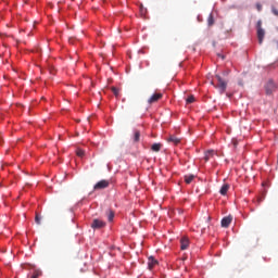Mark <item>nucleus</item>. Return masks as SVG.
<instances>
[{"label": "nucleus", "mask_w": 278, "mask_h": 278, "mask_svg": "<svg viewBox=\"0 0 278 278\" xmlns=\"http://www.w3.org/2000/svg\"><path fill=\"white\" fill-rule=\"evenodd\" d=\"M194 178H195L194 174H186L185 175V182L186 184H192Z\"/></svg>", "instance_id": "12"}, {"label": "nucleus", "mask_w": 278, "mask_h": 278, "mask_svg": "<svg viewBox=\"0 0 278 278\" xmlns=\"http://www.w3.org/2000/svg\"><path fill=\"white\" fill-rule=\"evenodd\" d=\"M214 154H215L214 150H206V152L204 154L205 161H210V159H212L214 156Z\"/></svg>", "instance_id": "13"}, {"label": "nucleus", "mask_w": 278, "mask_h": 278, "mask_svg": "<svg viewBox=\"0 0 278 278\" xmlns=\"http://www.w3.org/2000/svg\"><path fill=\"white\" fill-rule=\"evenodd\" d=\"M194 100H195L194 96H189V97L187 98V102H188V103H192V102H194Z\"/></svg>", "instance_id": "22"}, {"label": "nucleus", "mask_w": 278, "mask_h": 278, "mask_svg": "<svg viewBox=\"0 0 278 278\" xmlns=\"http://www.w3.org/2000/svg\"><path fill=\"white\" fill-rule=\"evenodd\" d=\"M257 10L262 11V5L261 4L257 5Z\"/></svg>", "instance_id": "25"}, {"label": "nucleus", "mask_w": 278, "mask_h": 278, "mask_svg": "<svg viewBox=\"0 0 278 278\" xmlns=\"http://www.w3.org/2000/svg\"><path fill=\"white\" fill-rule=\"evenodd\" d=\"M105 188H110V180H106V178H102L93 185V190H105Z\"/></svg>", "instance_id": "1"}, {"label": "nucleus", "mask_w": 278, "mask_h": 278, "mask_svg": "<svg viewBox=\"0 0 278 278\" xmlns=\"http://www.w3.org/2000/svg\"><path fill=\"white\" fill-rule=\"evenodd\" d=\"M152 150H154V152H160L161 148H162V143H152Z\"/></svg>", "instance_id": "16"}, {"label": "nucleus", "mask_w": 278, "mask_h": 278, "mask_svg": "<svg viewBox=\"0 0 278 278\" xmlns=\"http://www.w3.org/2000/svg\"><path fill=\"white\" fill-rule=\"evenodd\" d=\"M104 227H106V222H103V219H98V217H96V219L91 222L92 229H103Z\"/></svg>", "instance_id": "4"}, {"label": "nucleus", "mask_w": 278, "mask_h": 278, "mask_svg": "<svg viewBox=\"0 0 278 278\" xmlns=\"http://www.w3.org/2000/svg\"><path fill=\"white\" fill-rule=\"evenodd\" d=\"M167 141L174 143L175 146H178L181 141V139L179 137H177L176 135H169Z\"/></svg>", "instance_id": "9"}, {"label": "nucleus", "mask_w": 278, "mask_h": 278, "mask_svg": "<svg viewBox=\"0 0 278 278\" xmlns=\"http://www.w3.org/2000/svg\"><path fill=\"white\" fill-rule=\"evenodd\" d=\"M232 223V217L231 215H227L226 217H223L222 219V227L228 228Z\"/></svg>", "instance_id": "6"}, {"label": "nucleus", "mask_w": 278, "mask_h": 278, "mask_svg": "<svg viewBox=\"0 0 278 278\" xmlns=\"http://www.w3.org/2000/svg\"><path fill=\"white\" fill-rule=\"evenodd\" d=\"M114 218H115L114 211H109V213H108V220H109V223H113Z\"/></svg>", "instance_id": "15"}, {"label": "nucleus", "mask_w": 278, "mask_h": 278, "mask_svg": "<svg viewBox=\"0 0 278 278\" xmlns=\"http://www.w3.org/2000/svg\"><path fill=\"white\" fill-rule=\"evenodd\" d=\"M35 223L37 225H41V217H40V215H38V213H36V215H35Z\"/></svg>", "instance_id": "19"}, {"label": "nucleus", "mask_w": 278, "mask_h": 278, "mask_svg": "<svg viewBox=\"0 0 278 278\" xmlns=\"http://www.w3.org/2000/svg\"><path fill=\"white\" fill-rule=\"evenodd\" d=\"M76 154H77L78 156H84L85 150L78 149V150H76Z\"/></svg>", "instance_id": "21"}, {"label": "nucleus", "mask_w": 278, "mask_h": 278, "mask_svg": "<svg viewBox=\"0 0 278 278\" xmlns=\"http://www.w3.org/2000/svg\"><path fill=\"white\" fill-rule=\"evenodd\" d=\"M274 15H278V9H273Z\"/></svg>", "instance_id": "24"}, {"label": "nucleus", "mask_w": 278, "mask_h": 278, "mask_svg": "<svg viewBox=\"0 0 278 278\" xmlns=\"http://www.w3.org/2000/svg\"><path fill=\"white\" fill-rule=\"evenodd\" d=\"M277 89V85L275 83V80H267V83L265 84V91L267 94H271L274 93V91H276Z\"/></svg>", "instance_id": "3"}, {"label": "nucleus", "mask_w": 278, "mask_h": 278, "mask_svg": "<svg viewBox=\"0 0 278 278\" xmlns=\"http://www.w3.org/2000/svg\"><path fill=\"white\" fill-rule=\"evenodd\" d=\"M111 89H112L114 96H116V98H118V96H119V89H118L117 87H111Z\"/></svg>", "instance_id": "18"}, {"label": "nucleus", "mask_w": 278, "mask_h": 278, "mask_svg": "<svg viewBox=\"0 0 278 278\" xmlns=\"http://www.w3.org/2000/svg\"><path fill=\"white\" fill-rule=\"evenodd\" d=\"M262 24H263L262 20H258V22L256 23L258 43H263L264 37H265V30L262 27Z\"/></svg>", "instance_id": "2"}, {"label": "nucleus", "mask_w": 278, "mask_h": 278, "mask_svg": "<svg viewBox=\"0 0 278 278\" xmlns=\"http://www.w3.org/2000/svg\"><path fill=\"white\" fill-rule=\"evenodd\" d=\"M229 188H230V185H228V182H225V185H223V186L220 187V194H222L223 197H226V194H227Z\"/></svg>", "instance_id": "11"}, {"label": "nucleus", "mask_w": 278, "mask_h": 278, "mask_svg": "<svg viewBox=\"0 0 278 278\" xmlns=\"http://www.w3.org/2000/svg\"><path fill=\"white\" fill-rule=\"evenodd\" d=\"M161 98H163V93H153V94L149 98L148 102H149L150 104H152L153 102H157V100H160Z\"/></svg>", "instance_id": "8"}, {"label": "nucleus", "mask_w": 278, "mask_h": 278, "mask_svg": "<svg viewBox=\"0 0 278 278\" xmlns=\"http://www.w3.org/2000/svg\"><path fill=\"white\" fill-rule=\"evenodd\" d=\"M159 262L157 260H155V257H149L148 260V268L149 270H153V268H155V266H157Z\"/></svg>", "instance_id": "7"}, {"label": "nucleus", "mask_w": 278, "mask_h": 278, "mask_svg": "<svg viewBox=\"0 0 278 278\" xmlns=\"http://www.w3.org/2000/svg\"><path fill=\"white\" fill-rule=\"evenodd\" d=\"M40 275H42V273H40V270H35V271L33 273L31 278H38V277H40Z\"/></svg>", "instance_id": "20"}, {"label": "nucleus", "mask_w": 278, "mask_h": 278, "mask_svg": "<svg viewBox=\"0 0 278 278\" xmlns=\"http://www.w3.org/2000/svg\"><path fill=\"white\" fill-rule=\"evenodd\" d=\"M216 78L218 80L217 87H218L220 93H224L227 89V81L224 80V78H222V76L219 74H216Z\"/></svg>", "instance_id": "5"}, {"label": "nucleus", "mask_w": 278, "mask_h": 278, "mask_svg": "<svg viewBox=\"0 0 278 278\" xmlns=\"http://www.w3.org/2000/svg\"><path fill=\"white\" fill-rule=\"evenodd\" d=\"M215 24V18L213 13H210L208 17H207V26H214Z\"/></svg>", "instance_id": "14"}, {"label": "nucleus", "mask_w": 278, "mask_h": 278, "mask_svg": "<svg viewBox=\"0 0 278 278\" xmlns=\"http://www.w3.org/2000/svg\"><path fill=\"white\" fill-rule=\"evenodd\" d=\"M265 199V195H260V198H257V204L261 205V203H263Z\"/></svg>", "instance_id": "23"}, {"label": "nucleus", "mask_w": 278, "mask_h": 278, "mask_svg": "<svg viewBox=\"0 0 278 278\" xmlns=\"http://www.w3.org/2000/svg\"><path fill=\"white\" fill-rule=\"evenodd\" d=\"M134 141H140V130H135Z\"/></svg>", "instance_id": "17"}, {"label": "nucleus", "mask_w": 278, "mask_h": 278, "mask_svg": "<svg viewBox=\"0 0 278 278\" xmlns=\"http://www.w3.org/2000/svg\"><path fill=\"white\" fill-rule=\"evenodd\" d=\"M189 247V240L188 238H181L180 240V249L181 251H186Z\"/></svg>", "instance_id": "10"}, {"label": "nucleus", "mask_w": 278, "mask_h": 278, "mask_svg": "<svg viewBox=\"0 0 278 278\" xmlns=\"http://www.w3.org/2000/svg\"><path fill=\"white\" fill-rule=\"evenodd\" d=\"M73 40L72 39H70V42H72Z\"/></svg>", "instance_id": "26"}]
</instances>
